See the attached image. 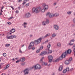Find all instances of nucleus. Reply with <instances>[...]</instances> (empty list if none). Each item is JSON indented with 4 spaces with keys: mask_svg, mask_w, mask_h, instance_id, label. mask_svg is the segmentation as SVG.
<instances>
[{
    "mask_svg": "<svg viewBox=\"0 0 75 75\" xmlns=\"http://www.w3.org/2000/svg\"><path fill=\"white\" fill-rule=\"evenodd\" d=\"M41 66L38 64H37L33 66L32 67V69H41Z\"/></svg>",
    "mask_w": 75,
    "mask_h": 75,
    "instance_id": "obj_1",
    "label": "nucleus"
},
{
    "mask_svg": "<svg viewBox=\"0 0 75 75\" xmlns=\"http://www.w3.org/2000/svg\"><path fill=\"white\" fill-rule=\"evenodd\" d=\"M40 11H41V8L40 7H37L36 8H33V13H39V12H40Z\"/></svg>",
    "mask_w": 75,
    "mask_h": 75,
    "instance_id": "obj_2",
    "label": "nucleus"
},
{
    "mask_svg": "<svg viewBox=\"0 0 75 75\" xmlns=\"http://www.w3.org/2000/svg\"><path fill=\"white\" fill-rule=\"evenodd\" d=\"M42 39V38L41 37L37 40H35L34 41V43L35 44V45H38V44H40V43L41 42V41Z\"/></svg>",
    "mask_w": 75,
    "mask_h": 75,
    "instance_id": "obj_3",
    "label": "nucleus"
},
{
    "mask_svg": "<svg viewBox=\"0 0 75 75\" xmlns=\"http://www.w3.org/2000/svg\"><path fill=\"white\" fill-rule=\"evenodd\" d=\"M46 16H48L50 18L54 17V13H51L50 12H47L46 14Z\"/></svg>",
    "mask_w": 75,
    "mask_h": 75,
    "instance_id": "obj_4",
    "label": "nucleus"
},
{
    "mask_svg": "<svg viewBox=\"0 0 75 75\" xmlns=\"http://www.w3.org/2000/svg\"><path fill=\"white\" fill-rule=\"evenodd\" d=\"M50 23L49 20L47 19H46V21H43L42 23V24L43 25H46V24H48Z\"/></svg>",
    "mask_w": 75,
    "mask_h": 75,
    "instance_id": "obj_5",
    "label": "nucleus"
},
{
    "mask_svg": "<svg viewBox=\"0 0 75 75\" xmlns=\"http://www.w3.org/2000/svg\"><path fill=\"white\" fill-rule=\"evenodd\" d=\"M43 6L45 10L46 11L48 10V8L49 7L48 5L46 4H43Z\"/></svg>",
    "mask_w": 75,
    "mask_h": 75,
    "instance_id": "obj_6",
    "label": "nucleus"
},
{
    "mask_svg": "<svg viewBox=\"0 0 75 75\" xmlns=\"http://www.w3.org/2000/svg\"><path fill=\"white\" fill-rule=\"evenodd\" d=\"M53 27L54 29L56 31L58 30H59V26L57 25H54Z\"/></svg>",
    "mask_w": 75,
    "mask_h": 75,
    "instance_id": "obj_7",
    "label": "nucleus"
},
{
    "mask_svg": "<svg viewBox=\"0 0 75 75\" xmlns=\"http://www.w3.org/2000/svg\"><path fill=\"white\" fill-rule=\"evenodd\" d=\"M48 59L49 60V62H52V59H53V57L51 55H49L48 56Z\"/></svg>",
    "mask_w": 75,
    "mask_h": 75,
    "instance_id": "obj_8",
    "label": "nucleus"
},
{
    "mask_svg": "<svg viewBox=\"0 0 75 75\" xmlns=\"http://www.w3.org/2000/svg\"><path fill=\"white\" fill-rule=\"evenodd\" d=\"M23 72L24 73V75H28L29 73V70L28 69H26L24 70Z\"/></svg>",
    "mask_w": 75,
    "mask_h": 75,
    "instance_id": "obj_9",
    "label": "nucleus"
},
{
    "mask_svg": "<svg viewBox=\"0 0 75 75\" xmlns=\"http://www.w3.org/2000/svg\"><path fill=\"white\" fill-rule=\"evenodd\" d=\"M34 42H31L30 44V45L28 47V48L29 49H31V48H32V47H33L34 45Z\"/></svg>",
    "mask_w": 75,
    "mask_h": 75,
    "instance_id": "obj_10",
    "label": "nucleus"
},
{
    "mask_svg": "<svg viewBox=\"0 0 75 75\" xmlns=\"http://www.w3.org/2000/svg\"><path fill=\"white\" fill-rule=\"evenodd\" d=\"M25 16L26 18H29L31 17V13L30 12H28L25 14Z\"/></svg>",
    "mask_w": 75,
    "mask_h": 75,
    "instance_id": "obj_11",
    "label": "nucleus"
},
{
    "mask_svg": "<svg viewBox=\"0 0 75 75\" xmlns=\"http://www.w3.org/2000/svg\"><path fill=\"white\" fill-rule=\"evenodd\" d=\"M67 51H65V52L63 53L62 55L61 56L63 58H65V57H66V56H67Z\"/></svg>",
    "mask_w": 75,
    "mask_h": 75,
    "instance_id": "obj_12",
    "label": "nucleus"
},
{
    "mask_svg": "<svg viewBox=\"0 0 75 75\" xmlns=\"http://www.w3.org/2000/svg\"><path fill=\"white\" fill-rule=\"evenodd\" d=\"M45 54H48L47 52H43L41 53V54H40V55H41V56H44V55H45Z\"/></svg>",
    "mask_w": 75,
    "mask_h": 75,
    "instance_id": "obj_13",
    "label": "nucleus"
},
{
    "mask_svg": "<svg viewBox=\"0 0 75 75\" xmlns=\"http://www.w3.org/2000/svg\"><path fill=\"white\" fill-rule=\"evenodd\" d=\"M27 22H24L23 24L22 25L23 26L24 28H25L27 27Z\"/></svg>",
    "mask_w": 75,
    "mask_h": 75,
    "instance_id": "obj_14",
    "label": "nucleus"
},
{
    "mask_svg": "<svg viewBox=\"0 0 75 75\" xmlns=\"http://www.w3.org/2000/svg\"><path fill=\"white\" fill-rule=\"evenodd\" d=\"M67 54H71V52H72V50H71V49H68L67 51Z\"/></svg>",
    "mask_w": 75,
    "mask_h": 75,
    "instance_id": "obj_15",
    "label": "nucleus"
},
{
    "mask_svg": "<svg viewBox=\"0 0 75 75\" xmlns=\"http://www.w3.org/2000/svg\"><path fill=\"white\" fill-rule=\"evenodd\" d=\"M25 60V58L24 57H22L20 59V61H21V62H24Z\"/></svg>",
    "mask_w": 75,
    "mask_h": 75,
    "instance_id": "obj_16",
    "label": "nucleus"
},
{
    "mask_svg": "<svg viewBox=\"0 0 75 75\" xmlns=\"http://www.w3.org/2000/svg\"><path fill=\"white\" fill-rule=\"evenodd\" d=\"M57 33H53L52 35V38H55L56 37V36H57Z\"/></svg>",
    "mask_w": 75,
    "mask_h": 75,
    "instance_id": "obj_17",
    "label": "nucleus"
},
{
    "mask_svg": "<svg viewBox=\"0 0 75 75\" xmlns=\"http://www.w3.org/2000/svg\"><path fill=\"white\" fill-rule=\"evenodd\" d=\"M13 37H14V35H11V36H8L7 37V39H13Z\"/></svg>",
    "mask_w": 75,
    "mask_h": 75,
    "instance_id": "obj_18",
    "label": "nucleus"
},
{
    "mask_svg": "<svg viewBox=\"0 0 75 75\" xmlns=\"http://www.w3.org/2000/svg\"><path fill=\"white\" fill-rule=\"evenodd\" d=\"M59 14L58 13H53V17H58L59 16Z\"/></svg>",
    "mask_w": 75,
    "mask_h": 75,
    "instance_id": "obj_19",
    "label": "nucleus"
},
{
    "mask_svg": "<svg viewBox=\"0 0 75 75\" xmlns=\"http://www.w3.org/2000/svg\"><path fill=\"white\" fill-rule=\"evenodd\" d=\"M63 69V66H61L59 68L58 70L59 71H61Z\"/></svg>",
    "mask_w": 75,
    "mask_h": 75,
    "instance_id": "obj_20",
    "label": "nucleus"
},
{
    "mask_svg": "<svg viewBox=\"0 0 75 75\" xmlns=\"http://www.w3.org/2000/svg\"><path fill=\"white\" fill-rule=\"evenodd\" d=\"M45 11H46L45 10H44V8H40V12H42V13H44Z\"/></svg>",
    "mask_w": 75,
    "mask_h": 75,
    "instance_id": "obj_21",
    "label": "nucleus"
},
{
    "mask_svg": "<svg viewBox=\"0 0 75 75\" xmlns=\"http://www.w3.org/2000/svg\"><path fill=\"white\" fill-rule=\"evenodd\" d=\"M64 63L66 65H68L69 64V61L68 60H66Z\"/></svg>",
    "mask_w": 75,
    "mask_h": 75,
    "instance_id": "obj_22",
    "label": "nucleus"
},
{
    "mask_svg": "<svg viewBox=\"0 0 75 75\" xmlns=\"http://www.w3.org/2000/svg\"><path fill=\"white\" fill-rule=\"evenodd\" d=\"M44 59V57H42L40 59V62L41 64H42L44 62H43V59Z\"/></svg>",
    "mask_w": 75,
    "mask_h": 75,
    "instance_id": "obj_23",
    "label": "nucleus"
},
{
    "mask_svg": "<svg viewBox=\"0 0 75 75\" xmlns=\"http://www.w3.org/2000/svg\"><path fill=\"white\" fill-rule=\"evenodd\" d=\"M57 46L58 47H61V43L60 42H58L57 44Z\"/></svg>",
    "mask_w": 75,
    "mask_h": 75,
    "instance_id": "obj_24",
    "label": "nucleus"
},
{
    "mask_svg": "<svg viewBox=\"0 0 75 75\" xmlns=\"http://www.w3.org/2000/svg\"><path fill=\"white\" fill-rule=\"evenodd\" d=\"M50 35L51 34H50V33H48L45 35V36L44 37V38H47V37H49V36H50Z\"/></svg>",
    "mask_w": 75,
    "mask_h": 75,
    "instance_id": "obj_25",
    "label": "nucleus"
},
{
    "mask_svg": "<svg viewBox=\"0 0 75 75\" xmlns=\"http://www.w3.org/2000/svg\"><path fill=\"white\" fill-rule=\"evenodd\" d=\"M9 66H10V64H7L6 65V67H4L5 69H7V68H8L9 67Z\"/></svg>",
    "mask_w": 75,
    "mask_h": 75,
    "instance_id": "obj_26",
    "label": "nucleus"
},
{
    "mask_svg": "<svg viewBox=\"0 0 75 75\" xmlns=\"http://www.w3.org/2000/svg\"><path fill=\"white\" fill-rule=\"evenodd\" d=\"M29 1V0H24L23 1V5H24L26 3L27 1Z\"/></svg>",
    "mask_w": 75,
    "mask_h": 75,
    "instance_id": "obj_27",
    "label": "nucleus"
},
{
    "mask_svg": "<svg viewBox=\"0 0 75 75\" xmlns=\"http://www.w3.org/2000/svg\"><path fill=\"white\" fill-rule=\"evenodd\" d=\"M52 52V50H50L49 49H48V52H47V54H51Z\"/></svg>",
    "mask_w": 75,
    "mask_h": 75,
    "instance_id": "obj_28",
    "label": "nucleus"
},
{
    "mask_svg": "<svg viewBox=\"0 0 75 75\" xmlns=\"http://www.w3.org/2000/svg\"><path fill=\"white\" fill-rule=\"evenodd\" d=\"M15 29H12L10 30L11 31L12 33H14L15 32Z\"/></svg>",
    "mask_w": 75,
    "mask_h": 75,
    "instance_id": "obj_29",
    "label": "nucleus"
},
{
    "mask_svg": "<svg viewBox=\"0 0 75 75\" xmlns=\"http://www.w3.org/2000/svg\"><path fill=\"white\" fill-rule=\"evenodd\" d=\"M72 12L71 11H69L67 13V14H68V15H69V16H70V15H71V13Z\"/></svg>",
    "mask_w": 75,
    "mask_h": 75,
    "instance_id": "obj_30",
    "label": "nucleus"
},
{
    "mask_svg": "<svg viewBox=\"0 0 75 75\" xmlns=\"http://www.w3.org/2000/svg\"><path fill=\"white\" fill-rule=\"evenodd\" d=\"M8 35H11L12 34V33L11 32V31H9L7 33Z\"/></svg>",
    "mask_w": 75,
    "mask_h": 75,
    "instance_id": "obj_31",
    "label": "nucleus"
},
{
    "mask_svg": "<svg viewBox=\"0 0 75 75\" xmlns=\"http://www.w3.org/2000/svg\"><path fill=\"white\" fill-rule=\"evenodd\" d=\"M68 45H69V46H71V45H74V43H72L71 42H70L68 44Z\"/></svg>",
    "mask_w": 75,
    "mask_h": 75,
    "instance_id": "obj_32",
    "label": "nucleus"
},
{
    "mask_svg": "<svg viewBox=\"0 0 75 75\" xmlns=\"http://www.w3.org/2000/svg\"><path fill=\"white\" fill-rule=\"evenodd\" d=\"M42 65H47V63L46 62H43V63H42Z\"/></svg>",
    "mask_w": 75,
    "mask_h": 75,
    "instance_id": "obj_33",
    "label": "nucleus"
},
{
    "mask_svg": "<svg viewBox=\"0 0 75 75\" xmlns=\"http://www.w3.org/2000/svg\"><path fill=\"white\" fill-rule=\"evenodd\" d=\"M75 42V40L74 39H72L70 41V42L72 43V42Z\"/></svg>",
    "mask_w": 75,
    "mask_h": 75,
    "instance_id": "obj_34",
    "label": "nucleus"
},
{
    "mask_svg": "<svg viewBox=\"0 0 75 75\" xmlns=\"http://www.w3.org/2000/svg\"><path fill=\"white\" fill-rule=\"evenodd\" d=\"M10 45V44H8V45L7 44H6L5 45V47H6V48L9 47Z\"/></svg>",
    "mask_w": 75,
    "mask_h": 75,
    "instance_id": "obj_35",
    "label": "nucleus"
},
{
    "mask_svg": "<svg viewBox=\"0 0 75 75\" xmlns=\"http://www.w3.org/2000/svg\"><path fill=\"white\" fill-rule=\"evenodd\" d=\"M63 58H63V57H62V56H61L59 58V60H61V59H63Z\"/></svg>",
    "mask_w": 75,
    "mask_h": 75,
    "instance_id": "obj_36",
    "label": "nucleus"
},
{
    "mask_svg": "<svg viewBox=\"0 0 75 75\" xmlns=\"http://www.w3.org/2000/svg\"><path fill=\"white\" fill-rule=\"evenodd\" d=\"M44 48V47H43V46H41L40 47V48L39 49L40 50H42V49H43V48Z\"/></svg>",
    "mask_w": 75,
    "mask_h": 75,
    "instance_id": "obj_37",
    "label": "nucleus"
},
{
    "mask_svg": "<svg viewBox=\"0 0 75 75\" xmlns=\"http://www.w3.org/2000/svg\"><path fill=\"white\" fill-rule=\"evenodd\" d=\"M67 72V71L66 69H64L63 71V73H64V74H65Z\"/></svg>",
    "mask_w": 75,
    "mask_h": 75,
    "instance_id": "obj_38",
    "label": "nucleus"
},
{
    "mask_svg": "<svg viewBox=\"0 0 75 75\" xmlns=\"http://www.w3.org/2000/svg\"><path fill=\"white\" fill-rule=\"evenodd\" d=\"M40 49H39L38 50H36V53H38V52H39L40 51Z\"/></svg>",
    "mask_w": 75,
    "mask_h": 75,
    "instance_id": "obj_39",
    "label": "nucleus"
},
{
    "mask_svg": "<svg viewBox=\"0 0 75 75\" xmlns=\"http://www.w3.org/2000/svg\"><path fill=\"white\" fill-rule=\"evenodd\" d=\"M47 47L48 48H50L51 47V44H49L47 46Z\"/></svg>",
    "mask_w": 75,
    "mask_h": 75,
    "instance_id": "obj_40",
    "label": "nucleus"
},
{
    "mask_svg": "<svg viewBox=\"0 0 75 75\" xmlns=\"http://www.w3.org/2000/svg\"><path fill=\"white\" fill-rule=\"evenodd\" d=\"M66 70L67 71V72L68 71H69V67H67L66 68Z\"/></svg>",
    "mask_w": 75,
    "mask_h": 75,
    "instance_id": "obj_41",
    "label": "nucleus"
},
{
    "mask_svg": "<svg viewBox=\"0 0 75 75\" xmlns=\"http://www.w3.org/2000/svg\"><path fill=\"white\" fill-rule=\"evenodd\" d=\"M3 55L4 56V57H6V53H4L3 54Z\"/></svg>",
    "mask_w": 75,
    "mask_h": 75,
    "instance_id": "obj_42",
    "label": "nucleus"
},
{
    "mask_svg": "<svg viewBox=\"0 0 75 75\" xmlns=\"http://www.w3.org/2000/svg\"><path fill=\"white\" fill-rule=\"evenodd\" d=\"M13 16L11 17L10 18H8V20H11V19H13Z\"/></svg>",
    "mask_w": 75,
    "mask_h": 75,
    "instance_id": "obj_43",
    "label": "nucleus"
},
{
    "mask_svg": "<svg viewBox=\"0 0 75 75\" xmlns=\"http://www.w3.org/2000/svg\"><path fill=\"white\" fill-rule=\"evenodd\" d=\"M15 12L16 13V14H18V13H19V11H18L17 10H16Z\"/></svg>",
    "mask_w": 75,
    "mask_h": 75,
    "instance_id": "obj_44",
    "label": "nucleus"
},
{
    "mask_svg": "<svg viewBox=\"0 0 75 75\" xmlns=\"http://www.w3.org/2000/svg\"><path fill=\"white\" fill-rule=\"evenodd\" d=\"M25 64V62H24L22 63L21 64L22 65H24Z\"/></svg>",
    "mask_w": 75,
    "mask_h": 75,
    "instance_id": "obj_45",
    "label": "nucleus"
},
{
    "mask_svg": "<svg viewBox=\"0 0 75 75\" xmlns=\"http://www.w3.org/2000/svg\"><path fill=\"white\" fill-rule=\"evenodd\" d=\"M72 57H70V58H69V61H72Z\"/></svg>",
    "mask_w": 75,
    "mask_h": 75,
    "instance_id": "obj_46",
    "label": "nucleus"
},
{
    "mask_svg": "<svg viewBox=\"0 0 75 75\" xmlns=\"http://www.w3.org/2000/svg\"><path fill=\"white\" fill-rule=\"evenodd\" d=\"M7 24H8V25H10L11 24V23L10 22H7Z\"/></svg>",
    "mask_w": 75,
    "mask_h": 75,
    "instance_id": "obj_47",
    "label": "nucleus"
},
{
    "mask_svg": "<svg viewBox=\"0 0 75 75\" xmlns=\"http://www.w3.org/2000/svg\"><path fill=\"white\" fill-rule=\"evenodd\" d=\"M73 22L74 24H75V18H74L73 19Z\"/></svg>",
    "mask_w": 75,
    "mask_h": 75,
    "instance_id": "obj_48",
    "label": "nucleus"
},
{
    "mask_svg": "<svg viewBox=\"0 0 75 75\" xmlns=\"http://www.w3.org/2000/svg\"><path fill=\"white\" fill-rule=\"evenodd\" d=\"M19 52L21 53V54H23V52L21 50H20Z\"/></svg>",
    "mask_w": 75,
    "mask_h": 75,
    "instance_id": "obj_49",
    "label": "nucleus"
},
{
    "mask_svg": "<svg viewBox=\"0 0 75 75\" xmlns=\"http://www.w3.org/2000/svg\"><path fill=\"white\" fill-rule=\"evenodd\" d=\"M33 35H30V38H32V37H33Z\"/></svg>",
    "mask_w": 75,
    "mask_h": 75,
    "instance_id": "obj_50",
    "label": "nucleus"
},
{
    "mask_svg": "<svg viewBox=\"0 0 75 75\" xmlns=\"http://www.w3.org/2000/svg\"><path fill=\"white\" fill-rule=\"evenodd\" d=\"M59 60V59H57L55 61L56 62H58Z\"/></svg>",
    "mask_w": 75,
    "mask_h": 75,
    "instance_id": "obj_51",
    "label": "nucleus"
},
{
    "mask_svg": "<svg viewBox=\"0 0 75 75\" xmlns=\"http://www.w3.org/2000/svg\"><path fill=\"white\" fill-rule=\"evenodd\" d=\"M16 37H17V36L16 35H13V38H16Z\"/></svg>",
    "mask_w": 75,
    "mask_h": 75,
    "instance_id": "obj_52",
    "label": "nucleus"
},
{
    "mask_svg": "<svg viewBox=\"0 0 75 75\" xmlns=\"http://www.w3.org/2000/svg\"><path fill=\"white\" fill-rule=\"evenodd\" d=\"M1 75H6V74H5V73H3L1 74Z\"/></svg>",
    "mask_w": 75,
    "mask_h": 75,
    "instance_id": "obj_53",
    "label": "nucleus"
},
{
    "mask_svg": "<svg viewBox=\"0 0 75 75\" xmlns=\"http://www.w3.org/2000/svg\"><path fill=\"white\" fill-rule=\"evenodd\" d=\"M56 4H57V3H54L53 4V5H54V6H56Z\"/></svg>",
    "mask_w": 75,
    "mask_h": 75,
    "instance_id": "obj_54",
    "label": "nucleus"
},
{
    "mask_svg": "<svg viewBox=\"0 0 75 75\" xmlns=\"http://www.w3.org/2000/svg\"><path fill=\"white\" fill-rule=\"evenodd\" d=\"M29 6V4H27L26 5V7H27V6Z\"/></svg>",
    "mask_w": 75,
    "mask_h": 75,
    "instance_id": "obj_55",
    "label": "nucleus"
},
{
    "mask_svg": "<svg viewBox=\"0 0 75 75\" xmlns=\"http://www.w3.org/2000/svg\"><path fill=\"white\" fill-rule=\"evenodd\" d=\"M75 24H73L72 25V27H75Z\"/></svg>",
    "mask_w": 75,
    "mask_h": 75,
    "instance_id": "obj_56",
    "label": "nucleus"
},
{
    "mask_svg": "<svg viewBox=\"0 0 75 75\" xmlns=\"http://www.w3.org/2000/svg\"><path fill=\"white\" fill-rule=\"evenodd\" d=\"M18 62H19V60H18L16 62V63H18Z\"/></svg>",
    "mask_w": 75,
    "mask_h": 75,
    "instance_id": "obj_57",
    "label": "nucleus"
},
{
    "mask_svg": "<svg viewBox=\"0 0 75 75\" xmlns=\"http://www.w3.org/2000/svg\"><path fill=\"white\" fill-rule=\"evenodd\" d=\"M24 45H25L24 44H23V45H21V47H23L24 46Z\"/></svg>",
    "mask_w": 75,
    "mask_h": 75,
    "instance_id": "obj_58",
    "label": "nucleus"
},
{
    "mask_svg": "<svg viewBox=\"0 0 75 75\" xmlns=\"http://www.w3.org/2000/svg\"><path fill=\"white\" fill-rule=\"evenodd\" d=\"M32 50H35V47H33L32 48Z\"/></svg>",
    "mask_w": 75,
    "mask_h": 75,
    "instance_id": "obj_59",
    "label": "nucleus"
},
{
    "mask_svg": "<svg viewBox=\"0 0 75 75\" xmlns=\"http://www.w3.org/2000/svg\"><path fill=\"white\" fill-rule=\"evenodd\" d=\"M2 15V12H0V15L1 16Z\"/></svg>",
    "mask_w": 75,
    "mask_h": 75,
    "instance_id": "obj_60",
    "label": "nucleus"
},
{
    "mask_svg": "<svg viewBox=\"0 0 75 75\" xmlns=\"http://www.w3.org/2000/svg\"><path fill=\"white\" fill-rule=\"evenodd\" d=\"M8 7H11V8H12L13 7V6H8Z\"/></svg>",
    "mask_w": 75,
    "mask_h": 75,
    "instance_id": "obj_61",
    "label": "nucleus"
},
{
    "mask_svg": "<svg viewBox=\"0 0 75 75\" xmlns=\"http://www.w3.org/2000/svg\"><path fill=\"white\" fill-rule=\"evenodd\" d=\"M12 61H14V58H13V59L12 60Z\"/></svg>",
    "mask_w": 75,
    "mask_h": 75,
    "instance_id": "obj_62",
    "label": "nucleus"
},
{
    "mask_svg": "<svg viewBox=\"0 0 75 75\" xmlns=\"http://www.w3.org/2000/svg\"><path fill=\"white\" fill-rule=\"evenodd\" d=\"M51 75H55V73H53Z\"/></svg>",
    "mask_w": 75,
    "mask_h": 75,
    "instance_id": "obj_63",
    "label": "nucleus"
},
{
    "mask_svg": "<svg viewBox=\"0 0 75 75\" xmlns=\"http://www.w3.org/2000/svg\"><path fill=\"white\" fill-rule=\"evenodd\" d=\"M73 3H74V4H75V0H74V1H73Z\"/></svg>",
    "mask_w": 75,
    "mask_h": 75,
    "instance_id": "obj_64",
    "label": "nucleus"
}]
</instances>
